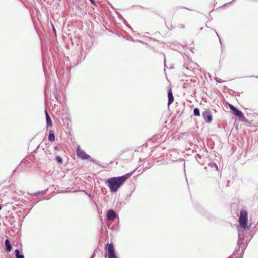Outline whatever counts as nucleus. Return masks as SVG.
Listing matches in <instances>:
<instances>
[{"instance_id": "9d476101", "label": "nucleus", "mask_w": 258, "mask_h": 258, "mask_svg": "<svg viewBox=\"0 0 258 258\" xmlns=\"http://www.w3.org/2000/svg\"><path fill=\"white\" fill-rule=\"evenodd\" d=\"M5 245H6V250L7 252L11 251L12 250V246H11L10 241L8 239L6 240Z\"/></svg>"}, {"instance_id": "9b49d317", "label": "nucleus", "mask_w": 258, "mask_h": 258, "mask_svg": "<svg viewBox=\"0 0 258 258\" xmlns=\"http://www.w3.org/2000/svg\"><path fill=\"white\" fill-rule=\"evenodd\" d=\"M15 252L17 258H24V256L23 255L20 254V251L18 249L15 250Z\"/></svg>"}, {"instance_id": "4468645a", "label": "nucleus", "mask_w": 258, "mask_h": 258, "mask_svg": "<svg viewBox=\"0 0 258 258\" xmlns=\"http://www.w3.org/2000/svg\"><path fill=\"white\" fill-rule=\"evenodd\" d=\"M55 158H56V160H57V161L58 163H62V159L60 157H59V156H56Z\"/></svg>"}, {"instance_id": "dca6fc26", "label": "nucleus", "mask_w": 258, "mask_h": 258, "mask_svg": "<svg viewBox=\"0 0 258 258\" xmlns=\"http://www.w3.org/2000/svg\"><path fill=\"white\" fill-rule=\"evenodd\" d=\"M54 150H56V151H58L59 150V148L57 146H55L54 147Z\"/></svg>"}, {"instance_id": "a211bd4d", "label": "nucleus", "mask_w": 258, "mask_h": 258, "mask_svg": "<svg viewBox=\"0 0 258 258\" xmlns=\"http://www.w3.org/2000/svg\"><path fill=\"white\" fill-rule=\"evenodd\" d=\"M53 32H54V33H55V32H55V29L54 28V27H53Z\"/></svg>"}, {"instance_id": "1a4fd4ad", "label": "nucleus", "mask_w": 258, "mask_h": 258, "mask_svg": "<svg viewBox=\"0 0 258 258\" xmlns=\"http://www.w3.org/2000/svg\"><path fill=\"white\" fill-rule=\"evenodd\" d=\"M45 116H46L47 125L51 127L52 126V122L51 118L49 116V114H48L46 110H45Z\"/></svg>"}, {"instance_id": "0eeeda50", "label": "nucleus", "mask_w": 258, "mask_h": 258, "mask_svg": "<svg viewBox=\"0 0 258 258\" xmlns=\"http://www.w3.org/2000/svg\"><path fill=\"white\" fill-rule=\"evenodd\" d=\"M168 105H170L174 101V97L172 94V91L171 89H170L168 92Z\"/></svg>"}, {"instance_id": "2eb2a0df", "label": "nucleus", "mask_w": 258, "mask_h": 258, "mask_svg": "<svg viewBox=\"0 0 258 258\" xmlns=\"http://www.w3.org/2000/svg\"><path fill=\"white\" fill-rule=\"evenodd\" d=\"M45 192V191H42L41 192H39L38 193H37V194H35L34 195L35 196H37V195H43Z\"/></svg>"}, {"instance_id": "6e6552de", "label": "nucleus", "mask_w": 258, "mask_h": 258, "mask_svg": "<svg viewBox=\"0 0 258 258\" xmlns=\"http://www.w3.org/2000/svg\"><path fill=\"white\" fill-rule=\"evenodd\" d=\"M107 216L108 219L109 220H113L115 218V214L112 210L108 211Z\"/></svg>"}, {"instance_id": "39448f33", "label": "nucleus", "mask_w": 258, "mask_h": 258, "mask_svg": "<svg viewBox=\"0 0 258 258\" xmlns=\"http://www.w3.org/2000/svg\"><path fill=\"white\" fill-rule=\"evenodd\" d=\"M228 106L230 109L232 111V113L233 114L239 117H241L242 118V121H245L246 120V118L244 117L243 114L241 111L239 110L232 104H229Z\"/></svg>"}, {"instance_id": "f257e3e1", "label": "nucleus", "mask_w": 258, "mask_h": 258, "mask_svg": "<svg viewBox=\"0 0 258 258\" xmlns=\"http://www.w3.org/2000/svg\"><path fill=\"white\" fill-rule=\"evenodd\" d=\"M131 175L132 173H127L121 176L109 178L106 182L110 191L112 192H116Z\"/></svg>"}, {"instance_id": "423d86ee", "label": "nucleus", "mask_w": 258, "mask_h": 258, "mask_svg": "<svg viewBox=\"0 0 258 258\" xmlns=\"http://www.w3.org/2000/svg\"><path fill=\"white\" fill-rule=\"evenodd\" d=\"M202 116L206 122L210 123L212 121L213 116L210 110H206L202 113Z\"/></svg>"}, {"instance_id": "ddd939ff", "label": "nucleus", "mask_w": 258, "mask_h": 258, "mask_svg": "<svg viewBox=\"0 0 258 258\" xmlns=\"http://www.w3.org/2000/svg\"><path fill=\"white\" fill-rule=\"evenodd\" d=\"M194 114L195 116H200V111L198 108H196L194 109Z\"/></svg>"}, {"instance_id": "f3484780", "label": "nucleus", "mask_w": 258, "mask_h": 258, "mask_svg": "<svg viewBox=\"0 0 258 258\" xmlns=\"http://www.w3.org/2000/svg\"><path fill=\"white\" fill-rule=\"evenodd\" d=\"M91 3L93 5H95V1L94 0H90Z\"/></svg>"}, {"instance_id": "f03ea898", "label": "nucleus", "mask_w": 258, "mask_h": 258, "mask_svg": "<svg viewBox=\"0 0 258 258\" xmlns=\"http://www.w3.org/2000/svg\"><path fill=\"white\" fill-rule=\"evenodd\" d=\"M248 214L245 210L240 211V216L238 219L239 226L244 229H245L248 222Z\"/></svg>"}, {"instance_id": "f8f14e48", "label": "nucleus", "mask_w": 258, "mask_h": 258, "mask_svg": "<svg viewBox=\"0 0 258 258\" xmlns=\"http://www.w3.org/2000/svg\"><path fill=\"white\" fill-rule=\"evenodd\" d=\"M48 140L50 142H53L55 140V136L53 134L51 133L49 134Z\"/></svg>"}, {"instance_id": "20e7f679", "label": "nucleus", "mask_w": 258, "mask_h": 258, "mask_svg": "<svg viewBox=\"0 0 258 258\" xmlns=\"http://www.w3.org/2000/svg\"><path fill=\"white\" fill-rule=\"evenodd\" d=\"M76 153L78 157L83 160L88 159L91 158L90 156L88 155L85 151L82 150L80 146H78L77 148Z\"/></svg>"}, {"instance_id": "6ab92c4d", "label": "nucleus", "mask_w": 258, "mask_h": 258, "mask_svg": "<svg viewBox=\"0 0 258 258\" xmlns=\"http://www.w3.org/2000/svg\"><path fill=\"white\" fill-rule=\"evenodd\" d=\"M2 209V207H1V206L0 205V210H1Z\"/></svg>"}, {"instance_id": "7ed1b4c3", "label": "nucleus", "mask_w": 258, "mask_h": 258, "mask_svg": "<svg viewBox=\"0 0 258 258\" xmlns=\"http://www.w3.org/2000/svg\"><path fill=\"white\" fill-rule=\"evenodd\" d=\"M105 256L108 258H117L115 254V249L112 243H107L105 247Z\"/></svg>"}]
</instances>
